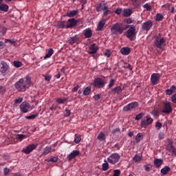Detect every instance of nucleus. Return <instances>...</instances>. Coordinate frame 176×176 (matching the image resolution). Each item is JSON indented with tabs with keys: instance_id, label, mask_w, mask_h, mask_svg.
<instances>
[{
	"instance_id": "nucleus-36",
	"label": "nucleus",
	"mask_w": 176,
	"mask_h": 176,
	"mask_svg": "<svg viewBox=\"0 0 176 176\" xmlns=\"http://www.w3.org/2000/svg\"><path fill=\"white\" fill-rule=\"evenodd\" d=\"M13 65L15 67V68H20V67H23V63H21L20 61L14 60L13 62Z\"/></svg>"
},
{
	"instance_id": "nucleus-28",
	"label": "nucleus",
	"mask_w": 176,
	"mask_h": 176,
	"mask_svg": "<svg viewBox=\"0 0 176 176\" xmlns=\"http://www.w3.org/2000/svg\"><path fill=\"white\" fill-rule=\"evenodd\" d=\"M97 140L100 142H104L106 140V135L103 132H100L99 135L97 136Z\"/></svg>"
},
{
	"instance_id": "nucleus-64",
	"label": "nucleus",
	"mask_w": 176,
	"mask_h": 176,
	"mask_svg": "<svg viewBox=\"0 0 176 176\" xmlns=\"http://www.w3.org/2000/svg\"><path fill=\"white\" fill-rule=\"evenodd\" d=\"M13 176H24V175L20 173H14Z\"/></svg>"
},
{
	"instance_id": "nucleus-2",
	"label": "nucleus",
	"mask_w": 176,
	"mask_h": 176,
	"mask_svg": "<svg viewBox=\"0 0 176 176\" xmlns=\"http://www.w3.org/2000/svg\"><path fill=\"white\" fill-rule=\"evenodd\" d=\"M107 82L108 80L105 76L97 77L94 79V86L98 89H104Z\"/></svg>"
},
{
	"instance_id": "nucleus-19",
	"label": "nucleus",
	"mask_w": 176,
	"mask_h": 176,
	"mask_svg": "<svg viewBox=\"0 0 176 176\" xmlns=\"http://www.w3.org/2000/svg\"><path fill=\"white\" fill-rule=\"evenodd\" d=\"M68 43L70 45H74V43H79V37L77 35L72 36L69 38Z\"/></svg>"
},
{
	"instance_id": "nucleus-47",
	"label": "nucleus",
	"mask_w": 176,
	"mask_h": 176,
	"mask_svg": "<svg viewBox=\"0 0 176 176\" xmlns=\"http://www.w3.org/2000/svg\"><path fill=\"white\" fill-rule=\"evenodd\" d=\"M113 93L117 94L118 95H120L122 93V89H114L112 90Z\"/></svg>"
},
{
	"instance_id": "nucleus-12",
	"label": "nucleus",
	"mask_w": 176,
	"mask_h": 176,
	"mask_svg": "<svg viewBox=\"0 0 176 176\" xmlns=\"http://www.w3.org/2000/svg\"><path fill=\"white\" fill-rule=\"evenodd\" d=\"M152 27H153V22L151 20H148L142 24V28L144 31H149Z\"/></svg>"
},
{
	"instance_id": "nucleus-8",
	"label": "nucleus",
	"mask_w": 176,
	"mask_h": 176,
	"mask_svg": "<svg viewBox=\"0 0 176 176\" xmlns=\"http://www.w3.org/2000/svg\"><path fill=\"white\" fill-rule=\"evenodd\" d=\"M10 71V67L9 65L4 60H1L0 62V72L2 75L5 76L8 72Z\"/></svg>"
},
{
	"instance_id": "nucleus-30",
	"label": "nucleus",
	"mask_w": 176,
	"mask_h": 176,
	"mask_svg": "<svg viewBox=\"0 0 176 176\" xmlns=\"http://www.w3.org/2000/svg\"><path fill=\"white\" fill-rule=\"evenodd\" d=\"M56 103L58 104H65V102H67V101H68V98H58L56 99Z\"/></svg>"
},
{
	"instance_id": "nucleus-59",
	"label": "nucleus",
	"mask_w": 176,
	"mask_h": 176,
	"mask_svg": "<svg viewBox=\"0 0 176 176\" xmlns=\"http://www.w3.org/2000/svg\"><path fill=\"white\" fill-rule=\"evenodd\" d=\"M172 102L176 104V94L171 97Z\"/></svg>"
},
{
	"instance_id": "nucleus-11",
	"label": "nucleus",
	"mask_w": 176,
	"mask_h": 176,
	"mask_svg": "<svg viewBox=\"0 0 176 176\" xmlns=\"http://www.w3.org/2000/svg\"><path fill=\"white\" fill-rule=\"evenodd\" d=\"M20 110L22 113H28L31 109V105L28 102H22L19 106Z\"/></svg>"
},
{
	"instance_id": "nucleus-10",
	"label": "nucleus",
	"mask_w": 176,
	"mask_h": 176,
	"mask_svg": "<svg viewBox=\"0 0 176 176\" xmlns=\"http://www.w3.org/2000/svg\"><path fill=\"white\" fill-rule=\"evenodd\" d=\"M151 82L153 86H156L160 82V75L157 73H153L151 76Z\"/></svg>"
},
{
	"instance_id": "nucleus-37",
	"label": "nucleus",
	"mask_w": 176,
	"mask_h": 176,
	"mask_svg": "<svg viewBox=\"0 0 176 176\" xmlns=\"http://www.w3.org/2000/svg\"><path fill=\"white\" fill-rule=\"evenodd\" d=\"M81 142V135L75 134L74 142L75 144H79Z\"/></svg>"
},
{
	"instance_id": "nucleus-16",
	"label": "nucleus",
	"mask_w": 176,
	"mask_h": 176,
	"mask_svg": "<svg viewBox=\"0 0 176 176\" xmlns=\"http://www.w3.org/2000/svg\"><path fill=\"white\" fill-rule=\"evenodd\" d=\"M137 106H138V104L136 102H131L124 107V111H131L133 109L137 107Z\"/></svg>"
},
{
	"instance_id": "nucleus-29",
	"label": "nucleus",
	"mask_w": 176,
	"mask_h": 176,
	"mask_svg": "<svg viewBox=\"0 0 176 176\" xmlns=\"http://www.w3.org/2000/svg\"><path fill=\"white\" fill-rule=\"evenodd\" d=\"M97 12H101V10H108V7L104 6L102 3H100L97 7H96Z\"/></svg>"
},
{
	"instance_id": "nucleus-3",
	"label": "nucleus",
	"mask_w": 176,
	"mask_h": 176,
	"mask_svg": "<svg viewBox=\"0 0 176 176\" xmlns=\"http://www.w3.org/2000/svg\"><path fill=\"white\" fill-rule=\"evenodd\" d=\"M154 45L157 49H163L166 46V38L162 37V34H158L154 37Z\"/></svg>"
},
{
	"instance_id": "nucleus-51",
	"label": "nucleus",
	"mask_w": 176,
	"mask_h": 176,
	"mask_svg": "<svg viewBox=\"0 0 176 176\" xmlns=\"http://www.w3.org/2000/svg\"><path fill=\"white\" fill-rule=\"evenodd\" d=\"M91 93V89H85L84 91L82 92V94L85 96H87Z\"/></svg>"
},
{
	"instance_id": "nucleus-15",
	"label": "nucleus",
	"mask_w": 176,
	"mask_h": 176,
	"mask_svg": "<svg viewBox=\"0 0 176 176\" xmlns=\"http://www.w3.org/2000/svg\"><path fill=\"white\" fill-rule=\"evenodd\" d=\"M89 54H96L98 52V46H97V44L93 43L89 46Z\"/></svg>"
},
{
	"instance_id": "nucleus-22",
	"label": "nucleus",
	"mask_w": 176,
	"mask_h": 176,
	"mask_svg": "<svg viewBox=\"0 0 176 176\" xmlns=\"http://www.w3.org/2000/svg\"><path fill=\"white\" fill-rule=\"evenodd\" d=\"M52 152V147L51 146H45L44 150H43L42 156H46L47 155H49L50 153Z\"/></svg>"
},
{
	"instance_id": "nucleus-25",
	"label": "nucleus",
	"mask_w": 176,
	"mask_h": 176,
	"mask_svg": "<svg viewBox=\"0 0 176 176\" xmlns=\"http://www.w3.org/2000/svg\"><path fill=\"white\" fill-rule=\"evenodd\" d=\"M78 14V10H70L67 11L66 13V16L67 17H75Z\"/></svg>"
},
{
	"instance_id": "nucleus-24",
	"label": "nucleus",
	"mask_w": 176,
	"mask_h": 176,
	"mask_svg": "<svg viewBox=\"0 0 176 176\" xmlns=\"http://www.w3.org/2000/svg\"><path fill=\"white\" fill-rule=\"evenodd\" d=\"M166 150L171 153L172 155H176V148L171 144H168V146H167Z\"/></svg>"
},
{
	"instance_id": "nucleus-42",
	"label": "nucleus",
	"mask_w": 176,
	"mask_h": 176,
	"mask_svg": "<svg viewBox=\"0 0 176 176\" xmlns=\"http://www.w3.org/2000/svg\"><path fill=\"white\" fill-rule=\"evenodd\" d=\"M58 161V157H50L49 162H52V163H56Z\"/></svg>"
},
{
	"instance_id": "nucleus-58",
	"label": "nucleus",
	"mask_w": 176,
	"mask_h": 176,
	"mask_svg": "<svg viewBox=\"0 0 176 176\" xmlns=\"http://www.w3.org/2000/svg\"><path fill=\"white\" fill-rule=\"evenodd\" d=\"M116 14H122V9L121 8H117L115 10Z\"/></svg>"
},
{
	"instance_id": "nucleus-61",
	"label": "nucleus",
	"mask_w": 176,
	"mask_h": 176,
	"mask_svg": "<svg viewBox=\"0 0 176 176\" xmlns=\"http://www.w3.org/2000/svg\"><path fill=\"white\" fill-rule=\"evenodd\" d=\"M9 42L11 45H13L14 43V41L10 40V39H6V43H8Z\"/></svg>"
},
{
	"instance_id": "nucleus-50",
	"label": "nucleus",
	"mask_w": 176,
	"mask_h": 176,
	"mask_svg": "<svg viewBox=\"0 0 176 176\" xmlns=\"http://www.w3.org/2000/svg\"><path fill=\"white\" fill-rule=\"evenodd\" d=\"M174 90L175 89H166V91H165V93L166 94V95H172L174 92Z\"/></svg>"
},
{
	"instance_id": "nucleus-44",
	"label": "nucleus",
	"mask_w": 176,
	"mask_h": 176,
	"mask_svg": "<svg viewBox=\"0 0 176 176\" xmlns=\"http://www.w3.org/2000/svg\"><path fill=\"white\" fill-rule=\"evenodd\" d=\"M37 116H38V113L30 115L29 116H27L26 119H28V120H34V118H36L37 117Z\"/></svg>"
},
{
	"instance_id": "nucleus-31",
	"label": "nucleus",
	"mask_w": 176,
	"mask_h": 176,
	"mask_svg": "<svg viewBox=\"0 0 176 176\" xmlns=\"http://www.w3.org/2000/svg\"><path fill=\"white\" fill-rule=\"evenodd\" d=\"M53 53H54V51L52 48H50L48 51V52L45 54L44 56V60H46V58H50L52 56H53Z\"/></svg>"
},
{
	"instance_id": "nucleus-9",
	"label": "nucleus",
	"mask_w": 176,
	"mask_h": 176,
	"mask_svg": "<svg viewBox=\"0 0 176 176\" xmlns=\"http://www.w3.org/2000/svg\"><path fill=\"white\" fill-rule=\"evenodd\" d=\"M36 147H37V144H30L22 149V153H24L26 155H29L32 152V151L36 149Z\"/></svg>"
},
{
	"instance_id": "nucleus-17",
	"label": "nucleus",
	"mask_w": 176,
	"mask_h": 176,
	"mask_svg": "<svg viewBox=\"0 0 176 176\" xmlns=\"http://www.w3.org/2000/svg\"><path fill=\"white\" fill-rule=\"evenodd\" d=\"M79 155H80V151H79L78 150L73 151L72 153H70L69 156H67V160L69 161H71L74 160V158H76V157L78 156Z\"/></svg>"
},
{
	"instance_id": "nucleus-55",
	"label": "nucleus",
	"mask_w": 176,
	"mask_h": 176,
	"mask_svg": "<svg viewBox=\"0 0 176 176\" xmlns=\"http://www.w3.org/2000/svg\"><path fill=\"white\" fill-rule=\"evenodd\" d=\"M104 56H106V57H111V51L109 50H107L104 52Z\"/></svg>"
},
{
	"instance_id": "nucleus-4",
	"label": "nucleus",
	"mask_w": 176,
	"mask_h": 176,
	"mask_svg": "<svg viewBox=\"0 0 176 176\" xmlns=\"http://www.w3.org/2000/svg\"><path fill=\"white\" fill-rule=\"evenodd\" d=\"M137 35V32H135V26L134 25H131V28H129L125 33V36L130 39V41H134V38Z\"/></svg>"
},
{
	"instance_id": "nucleus-63",
	"label": "nucleus",
	"mask_w": 176,
	"mask_h": 176,
	"mask_svg": "<svg viewBox=\"0 0 176 176\" xmlns=\"http://www.w3.org/2000/svg\"><path fill=\"white\" fill-rule=\"evenodd\" d=\"M45 80H47V82H50V79H52V76H45Z\"/></svg>"
},
{
	"instance_id": "nucleus-6",
	"label": "nucleus",
	"mask_w": 176,
	"mask_h": 176,
	"mask_svg": "<svg viewBox=\"0 0 176 176\" xmlns=\"http://www.w3.org/2000/svg\"><path fill=\"white\" fill-rule=\"evenodd\" d=\"M119 160H120V155L117 153H113L109 155V158H107V162L109 164L114 165L118 163Z\"/></svg>"
},
{
	"instance_id": "nucleus-62",
	"label": "nucleus",
	"mask_w": 176,
	"mask_h": 176,
	"mask_svg": "<svg viewBox=\"0 0 176 176\" xmlns=\"http://www.w3.org/2000/svg\"><path fill=\"white\" fill-rule=\"evenodd\" d=\"M133 21L131 18H129L126 19L127 24H131V23H133Z\"/></svg>"
},
{
	"instance_id": "nucleus-5",
	"label": "nucleus",
	"mask_w": 176,
	"mask_h": 176,
	"mask_svg": "<svg viewBox=\"0 0 176 176\" xmlns=\"http://www.w3.org/2000/svg\"><path fill=\"white\" fill-rule=\"evenodd\" d=\"M111 34L114 35H118L119 34H123V25L117 23L113 25L112 28H111Z\"/></svg>"
},
{
	"instance_id": "nucleus-23",
	"label": "nucleus",
	"mask_w": 176,
	"mask_h": 176,
	"mask_svg": "<svg viewBox=\"0 0 176 176\" xmlns=\"http://www.w3.org/2000/svg\"><path fill=\"white\" fill-rule=\"evenodd\" d=\"M131 52V50L129 47H122L120 50V53H122L124 56H129V53Z\"/></svg>"
},
{
	"instance_id": "nucleus-45",
	"label": "nucleus",
	"mask_w": 176,
	"mask_h": 176,
	"mask_svg": "<svg viewBox=\"0 0 176 176\" xmlns=\"http://www.w3.org/2000/svg\"><path fill=\"white\" fill-rule=\"evenodd\" d=\"M23 101V98L21 97L18 98L17 99H15L14 102V104H21Z\"/></svg>"
},
{
	"instance_id": "nucleus-13",
	"label": "nucleus",
	"mask_w": 176,
	"mask_h": 176,
	"mask_svg": "<svg viewBox=\"0 0 176 176\" xmlns=\"http://www.w3.org/2000/svg\"><path fill=\"white\" fill-rule=\"evenodd\" d=\"M172 112V107L170 103L168 102H165L164 103V109H162V113H170Z\"/></svg>"
},
{
	"instance_id": "nucleus-33",
	"label": "nucleus",
	"mask_w": 176,
	"mask_h": 176,
	"mask_svg": "<svg viewBox=\"0 0 176 176\" xmlns=\"http://www.w3.org/2000/svg\"><path fill=\"white\" fill-rule=\"evenodd\" d=\"M143 139V134L142 133H138L136 137L135 138V141H136V143H139L141 142V140Z\"/></svg>"
},
{
	"instance_id": "nucleus-46",
	"label": "nucleus",
	"mask_w": 176,
	"mask_h": 176,
	"mask_svg": "<svg viewBox=\"0 0 176 176\" xmlns=\"http://www.w3.org/2000/svg\"><path fill=\"white\" fill-rule=\"evenodd\" d=\"M3 173H4V175L7 176L9 175V173L11 172V170H10L8 168H4V169L3 170Z\"/></svg>"
},
{
	"instance_id": "nucleus-35",
	"label": "nucleus",
	"mask_w": 176,
	"mask_h": 176,
	"mask_svg": "<svg viewBox=\"0 0 176 176\" xmlns=\"http://www.w3.org/2000/svg\"><path fill=\"white\" fill-rule=\"evenodd\" d=\"M102 170L104 171H107L109 170V164L107 160H104V164H102Z\"/></svg>"
},
{
	"instance_id": "nucleus-54",
	"label": "nucleus",
	"mask_w": 176,
	"mask_h": 176,
	"mask_svg": "<svg viewBox=\"0 0 176 176\" xmlns=\"http://www.w3.org/2000/svg\"><path fill=\"white\" fill-rule=\"evenodd\" d=\"M121 129L120 128H116L112 130V134H116V133H120Z\"/></svg>"
},
{
	"instance_id": "nucleus-20",
	"label": "nucleus",
	"mask_w": 176,
	"mask_h": 176,
	"mask_svg": "<svg viewBox=\"0 0 176 176\" xmlns=\"http://www.w3.org/2000/svg\"><path fill=\"white\" fill-rule=\"evenodd\" d=\"M171 168L168 166H166L165 167L161 169V176H165L170 172Z\"/></svg>"
},
{
	"instance_id": "nucleus-32",
	"label": "nucleus",
	"mask_w": 176,
	"mask_h": 176,
	"mask_svg": "<svg viewBox=\"0 0 176 176\" xmlns=\"http://www.w3.org/2000/svg\"><path fill=\"white\" fill-rule=\"evenodd\" d=\"M0 10H1V12H7L9 10V6L7 4H0Z\"/></svg>"
},
{
	"instance_id": "nucleus-57",
	"label": "nucleus",
	"mask_w": 176,
	"mask_h": 176,
	"mask_svg": "<svg viewBox=\"0 0 176 176\" xmlns=\"http://www.w3.org/2000/svg\"><path fill=\"white\" fill-rule=\"evenodd\" d=\"M151 114L153 115V116H155V117H158L159 116V113L158 111L154 110L151 112Z\"/></svg>"
},
{
	"instance_id": "nucleus-14",
	"label": "nucleus",
	"mask_w": 176,
	"mask_h": 176,
	"mask_svg": "<svg viewBox=\"0 0 176 176\" xmlns=\"http://www.w3.org/2000/svg\"><path fill=\"white\" fill-rule=\"evenodd\" d=\"M78 24V20L74 18L70 19L67 21V24L66 25V28H73Z\"/></svg>"
},
{
	"instance_id": "nucleus-39",
	"label": "nucleus",
	"mask_w": 176,
	"mask_h": 176,
	"mask_svg": "<svg viewBox=\"0 0 176 176\" xmlns=\"http://www.w3.org/2000/svg\"><path fill=\"white\" fill-rule=\"evenodd\" d=\"M58 28H65L67 25H65V21H58L57 24Z\"/></svg>"
},
{
	"instance_id": "nucleus-49",
	"label": "nucleus",
	"mask_w": 176,
	"mask_h": 176,
	"mask_svg": "<svg viewBox=\"0 0 176 176\" xmlns=\"http://www.w3.org/2000/svg\"><path fill=\"white\" fill-rule=\"evenodd\" d=\"M162 123L157 122L156 124H155V127H156L157 130H160L162 128Z\"/></svg>"
},
{
	"instance_id": "nucleus-26",
	"label": "nucleus",
	"mask_w": 176,
	"mask_h": 176,
	"mask_svg": "<svg viewBox=\"0 0 176 176\" xmlns=\"http://www.w3.org/2000/svg\"><path fill=\"white\" fill-rule=\"evenodd\" d=\"M132 14H133L132 9H125V10H124L123 16L124 17H130V16H131Z\"/></svg>"
},
{
	"instance_id": "nucleus-52",
	"label": "nucleus",
	"mask_w": 176,
	"mask_h": 176,
	"mask_svg": "<svg viewBox=\"0 0 176 176\" xmlns=\"http://www.w3.org/2000/svg\"><path fill=\"white\" fill-rule=\"evenodd\" d=\"M101 98V96L100 94H96L94 96V100L95 102H97Z\"/></svg>"
},
{
	"instance_id": "nucleus-41",
	"label": "nucleus",
	"mask_w": 176,
	"mask_h": 176,
	"mask_svg": "<svg viewBox=\"0 0 176 176\" xmlns=\"http://www.w3.org/2000/svg\"><path fill=\"white\" fill-rule=\"evenodd\" d=\"M115 82H116V80H115V79H113V78H111L110 80L109 85H108L109 89L113 87V86L115 85Z\"/></svg>"
},
{
	"instance_id": "nucleus-53",
	"label": "nucleus",
	"mask_w": 176,
	"mask_h": 176,
	"mask_svg": "<svg viewBox=\"0 0 176 176\" xmlns=\"http://www.w3.org/2000/svg\"><path fill=\"white\" fill-rule=\"evenodd\" d=\"M71 115V110L65 109V116L69 117Z\"/></svg>"
},
{
	"instance_id": "nucleus-34",
	"label": "nucleus",
	"mask_w": 176,
	"mask_h": 176,
	"mask_svg": "<svg viewBox=\"0 0 176 176\" xmlns=\"http://www.w3.org/2000/svg\"><path fill=\"white\" fill-rule=\"evenodd\" d=\"M144 116V112H141L140 113H138V115H136V117H135V120L139 121L141 119H142Z\"/></svg>"
},
{
	"instance_id": "nucleus-18",
	"label": "nucleus",
	"mask_w": 176,
	"mask_h": 176,
	"mask_svg": "<svg viewBox=\"0 0 176 176\" xmlns=\"http://www.w3.org/2000/svg\"><path fill=\"white\" fill-rule=\"evenodd\" d=\"M82 34L85 38H91V36H93V32H91V30L89 28L83 30Z\"/></svg>"
},
{
	"instance_id": "nucleus-60",
	"label": "nucleus",
	"mask_w": 176,
	"mask_h": 176,
	"mask_svg": "<svg viewBox=\"0 0 176 176\" xmlns=\"http://www.w3.org/2000/svg\"><path fill=\"white\" fill-rule=\"evenodd\" d=\"M18 140H23L25 138V135H17Z\"/></svg>"
},
{
	"instance_id": "nucleus-7",
	"label": "nucleus",
	"mask_w": 176,
	"mask_h": 176,
	"mask_svg": "<svg viewBox=\"0 0 176 176\" xmlns=\"http://www.w3.org/2000/svg\"><path fill=\"white\" fill-rule=\"evenodd\" d=\"M153 122V119L151 118V116H145L144 119L142 120L140 122V127L146 129L148 126H150Z\"/></svg>"
},
{
	"instance_id": "nucleus-48",
	"label": "nucleus",
	"mask_w": 176,
	"mask_h": 176,
	"mask_svg": "<svg viewBox=\"0 0 176 176\" xmlns=\"http://www.w3.org/2000/svg\"><path fill=\"white\" fill-rule=\"evenodd\" d=\"M113 173H114V175H113V176H120L121 175V171L120 170H118V169L114 170Z\"/></svg>"
},
{
	"instance_id": "nucleus-1",
	"label": "nucleus",
	"mask_w": 176,
	"mask_h": 176,
	"mask_svg": "<svg viewBox=\"0 0 176 176\" xmlns=\"http://www.w3.org/2000/svg\"><path fill=\"white\" fill-rule=\"evenodd\" d=\"M31 86H32V82H31V77L28 76H26L25 81L24 79L21 78L15 83L16 89H28Z\"/></svg>"
},
{
	"instance_id": "nucleus-40",
	"label": "nucleus",
	"mask_w": 176,
	"mask_h": 176,
	"mask_svg": "<svg viewBox=\"0 0 176 176\" xmlns=\"http://www.w3.org/2000/svg\"><path fill=\"white\" fill-rule=\"evenodd\" d=\"M141 159H142V155H135V157H133V160L136 163L141 162Z\"/></svg>"
},
{
	"instance_id": "nucleus-27",
	"label": "nucleus",
	"mask_w": 176,
	"mask_h": 176,
	"mask_svg": "<svg viewBox=\"0 0 176 176\" xmlns=\"http://www.w3.org/2000/svg\"><path fill=\"white\" fill-rule=\"evenodd\" d=\"M105 25V19H102L99 21L97 27V30L98 31H101L102 28H104V26Z\"/></svg>"
},
{
	"instance_id": "nucleus-56",
	"label": "nucleus",
	"mask_w": 176,
	"mask_h": 176,
	"mask_svg": "<svg viewBox=\"0 0 176 176\" xmlns=\"http://www.w3.org/2000/svg\"><path fill=\"white\" fill-rule=\"evenodd\" d=\"M158 138H159V140H164V133L163 132L160 133Z\"/></svg>"
},
{
	"instance_id": "nucleus-38",
	"label": "nucleus",
	"mask_w": 176,
	"mask_h": 176,
	"mask_svg": "<svg viewBox=\"0 0 176 176\" xmlns=\"http://www.w3.org/2000/svg\"><path fill=\"white\" fill-rule=\"evenodd\" d=\"M163 19H164V16H163V14H162L160 13H157L156 14V17H155L156 21H162V20H163Z\"/></svg>"
},
{
	"instance_id": "nucleus-43",
	"label": "nucleus",
	"mask_w": 176,
	"mask_h": 176,
	"mask_svg": "<svg viewBox=\"0 0 176 176\" xmlns=\"http://www.w3.org/2000/svg\"><path fill=\"white\" fill-rule=\"evenodd\" d=\"M143 8H144V9H146V10H147L148 12H151V10H152V6L149 5V3L144 4L143 6Z\"/></svg>"
},
{
	"instance_id": "nucleus-21",
	"label": "nucleus",
	"mask_w": 176,
	"mask_h": 176,
	"mask_svg": "<svg viewBox=\"0 0 176 176\" xmlns=\"http://www.w3.org/2000/svg\"><path fill=\"white\" fill-rule=\"evenodd\" d=\"M163 160L156 158L154 160V166L156 167V168H159L161 167L162 165H163Z\"/></svg>"
}]
</instances>
